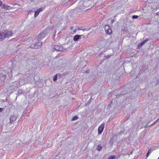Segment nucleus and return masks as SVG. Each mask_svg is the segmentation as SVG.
I'll use <instances>...</instances> for the list:
<instances>
[{
  "instance_id": "obj_1",
  "label": "nucleus",
  "mask_w": 159,
  "mask_h": 159,
  "mask_svg": "<svg viewBox=\"0 0 159 159\" xmlns=\"http://www.w3.org/2000/svg\"><path fill=\"white\" fill-rule=\"evenodd\" d=\"M12 32L11 31H6L0 34V40H2L3 39L8 37L11 35Z\"/></svg>"
},
{
  "instance_id": "obj_2",
  "label": "nucleus",
  "mask_w": 159,
  "mask_h": 159,
  "mask_svg": "<svg viewBox=\"0 0 159 159\" xmlns=\"http://www.w3.org/2000/svg\"><path fill=\"white\" fill-rule=\"evenodd\" d=\"M85 9V7L82 2H80L76 8L77 10L79 12H84Z\"/></svg>"
},
{
  "instance_id": "obj_3",
  "label": "nucleus",
  "mask_w": 159,
  "mask_h": 159,
  "mask_svg": "<svg viewBox=\"0 0 159 159\" xmlns=\"http://www.w3.org/2000/svg\"><path fill=\"white\" fill-rule=\"evenodd\" d=\"M37 43L32 44L31 46V48L35 49H37L40 48L42 44V43L41 41H36Z\"/></svg>"
},
{
  "instance_id": "obj_4",
  "label": "nucleus",
  "mask_w": 159,
  "mask_h": 159,
  "mask_svg": "<svg viewBox=\"0 0 159 159\" xmlns=\"http://www.w3.org/2000/svg\"><path fill=\"white\" fill-rule=\"evenodd\" d=\"M46 36L45 33H41L36 37V40H37L38 41H41V40L44 38Z\"/></svg>"
},
{
  "instance_id": "obj_5",
  "label": "nucleus",
  "mask_w": 159,
  "mask_h": 159,
  "mask_svg": "<svg viewBox=\"0 0 159 159\" xmlns=\"http://www.w3.org/2000/svg\"><path fill=\"white\" fill-rule=\"evenodd\" d=\"M105 30L106 33L107 34H111L112 33V30L111 27L107 25H106L105 26Z\"/></svg>"
},
{
  "instance_id": "obj_6",
  "label": "nucleus",
  "mask_w": 159,
  "mask_h": 159,
  "mask_svg": "<svg viewBox=\"0 0 159 159\" xmlns=\"http://www.w3.org/2000/svg\"><path fill=\"white\" fill-rule=\"evenodd\" d=\"M105 123L103 122L101 125L98 127V134H101L102 132L105 125Z\"/></svg>"
},
{
  "instance_id": "obj_7",
  "label": "nucleus",
  "mask_w": 159,
  "mask_h": 159,
  "mask_svg": "<svg viewBox=\"0 0 159 159\" xmlns=\"http://www.w3.org/2000/svg\"><path fill=\"white\" fill-rule=\"evenodd\" d=\"M54 48L57 51H63V49L62 47L59 45H56L54 47Z\"/></svg>"
},
{
  "instance_id": "obj_8",
  "label": "nucleus",
  "mask_w": 159,
  "mask_h": 159,
  "mask_svg": "<svg viewBox=\"0 0 159 159\" xmlns=\"http://www.w3.org/2000/svg\"><path fill=\"white\" fill-rule=\"evenodd\" d=\"M83 36V35H75L73 38V40L74 41H77L78 39H81V37Z\"/></svg>"
},
{
  "instance_id": "obj_9",
  "label": "nucleus",
  "mask_w": 159,
  "mask_h": 159,
  "mask_svg": "<svg viewBox=\"0 0 159 159\" xmlns=\"http://www.w3.org/2000/svg\"><path fill=\"white\" fill-rule=\"evenodd\" d=\"M19 82L20 84L21 85H23L25 84H26L27 82V80H26L25 78L20 79Z\"/></svg>"
},
{
  "instance_id": "obj_10",
  "label": "nucleus",
  "mask_w": 159,
  "mask_h": 159,
  "mask_svg": "<svg viewBox=\"0 0 159 159\" xmlns=\"http://www.w3.org/2000/svg\"><path fill=\"white\" fill-rule=\"evenodd\" d=\"M17 117L16 116H11L10 117V122L11 123L15 120H16V119Z\"/></svg>"
},
{
  "instance_id": "obj_11",
  "label": "nucleus",
  "mask_w": 159,
  "mask_h": 159,
  "mask_svg": "<svg viewBox=\"0 0 159 159\" xmlns=\"http://www.w3.org/2000/svg\"><path fill=\"white\" fill-rule=\"evenodd\" d=\"M1 7L6 9H10V7L8 5H6L5 4H3L1 5Z\"/></svg>"
},
{
  "instance_id": "obj_12",
  "label": "nucleus",
  "mask_w": 159,
  "mask_h": 159,
  "mask_svg": "<svg viewBox=\"0 0 159 159\" xmlns=\"http://www.w3.org/2000/svg\"><path fill=\"white\" fill-rule=\"evenodd\" d=\"M148 40L149 39H147L143 41L141 43H139V44H140V46H142L143 45H144V44L145 43H146Z\"/></svg>"
},
{
  "instance_id": "obj_13",
  "label": "nucleus",
  "mask_w": 159,
  "mask_h": 159,
  "mask_svg": "<svg viewBox=\"0 0 159 159\" xmlns=\"http://www.w3.org/2000/svg\"><path fill=\"white\" fill-rule=\"evenodd\" d=\"M121 30L126 32H127L128 31V28L127 27L126 28L124 26L122 27Z\"/></svg>"
},
{
  "instance_id": "obj_14",
  "label": "nucleus",
  "mask_w": 159,
  "mask_h": 159,
  "mask_svg": "<svg viewBox=\"0 0 159 159\" xmlns=\"http://www.w3.org/2000/svg\"><path fill=\"white\" fill-rule=\"evenodd\" d=\"M102 148V146L100 144H99L97 146V148L96 149L98 151H100L101 150Z\"/></svg>"
},
{
  "instance_id": "obj_15",
  "label": "nucleus",
  "mask_w": 159,
  "mask_h": 159,
  "mask_svg": "<svg viewBox=\"0 0 159 159\" xmlns=\"http://www.w3.org/2000/svg\"><path fill=\"white\" fill-rule=\"evenodd\" d=\"M58 75L59 76H61L60 74H57L56 75L54 76L53 78V81L54 82H55L57 80Z\"/></svg>"
},
{
  "instance_id": "obj_16",
  "label": "nucleus",
  "mask_w": 159,
  "mask_h": 159,
  "mask_svg": "<svg viewBox=\"0 0 159 159\" xmlns=\"http://www.w3.org/2000/svg\"><path fill=\"white\" fill-rule=\"evenodd\" d=\"M40 12L37 10L35 11L34 16V17H36L39 14Z\"/></svg>"
},
{
  "instance_id": "obj_17",
  "label": "nucleus",
  "mask_w": 159,
  "mask_h": 159,
  "mask_svg": "<svg viewBox=\"0 0 159 159\" xmlns=\"http://www.w3.org/2000/svg\"><path fill=\"white\" fill-rule=\"evenodd\" d=\"M34 80L36 81H37L39 80V77L37 75H35L34 76Z\"/></svg>"
},
{
  "instance_id": "obj_18",
  "label": "nucleus",
  "mask_w": 159,
  "mask_h": 159,
  "mask_svg": "<svg viewBox=\"0 0 159 159\" xmlns=\"http://www.w3.org/2000/svg\"><path fill=\"white\" fill-rule=\"evenodd\" d=\"M152 152V151L151 150H150L148 151V152L146 154V157H148V156H149L150 153L151 152Z\"/></svg>"
},
{
  "instance_id": "obj_19",
  "label": "nucleus",
  "mask_w": 159,
  "mask_h": 159,
  "mask_svg": "<svg viewBox=\"0 0 159 159\" xmlns=\"http://www.w3.org/2000/svg\"><path fill=\"white\" fill-rule=\"evenodd\" d=\"M78 117L77 116H74L72 119V120H77V119H78Z\"/></svg>"
},
{
  "instance_id": "obj_20",
  "label": "nucleus",
  "mask_w": 159,
  "mask_h": 159,
  "mask_svg": "<svg viewBox=\"0 0 159 159\" xmlns=\"http://www.w3.org/2000/svg\"><path fill=\"white\" fill-rule=\"evenodd\" d=\"M138 17V16L136 15H134L132 16V18L133 19H136Z\"/></svg>"
},
{
  "instance_id": "obj_21",
  "label": "nucleus",
  "mask_w": 159,
  "mask_h": 159,
  "mask_svg": "<svg viewBox=\"0 0 159 159\" xmlns=\"http://www.w3.org/2000/svg\"><path fill=\"white\" fill-rule=\"evenodd\" d=\"M157 122V121L156 120L155 121L154 123L152 124L151 125H150L149 126H152L153 125H155Z\"/></svg>"
},
{
  "instance_id": "obj_22",
  "label": "nucleus",
  "mask_w": 159,
  "mask_h": 159,
  "mask_svg": "<svg viewBox=\"0 0 159 159\" xmlns=\"http://www.w3.org/2000/svg\"><path fill=\"white\" fill-rule=\"evenodd\" d=\"M115 159V157L114 156H111L108 158V159Z\"/></svg>"
},
{
  "instance_id": "obj_23",
  "label": "nucleus",
  "mask_w": 159,
  "mask_h": 159,
  "mask_svg": "<svg viewBox=\"0 0 159 159\" xmlns=\"http://www.w3.org/2000/svg\"><path fill=\"white\" fill-rule=\"evenodd\" d=\"M37 10L40 12V11H42V8H40L39 9H38Z\"/></svg>"
},
{
  "instance_id": "obj_24",
  "label": "nucleus",
  "mask_w": 159,
  "mask_h": 159,
  "mask_svg": "<svg viewBox=\"0 0 159 159\" xmlns=\"http://www.w3.org/2000/svg\"><path fill=\"white\" fill-rule=\"evenodd\" d=\"M149 126H150L149 125V126L148 125V124H147L146 126H144V127L145 128H146L147 127H149Z\"/></svg>"
},
{
  "instance_id": "obj_25",
  "label": "nucleus",
  "mask_w": 159,
  "mask_h": 159,
  "mask_svg": "<svg viewBox=\"0 0 159 159\" xmlns=\"http://www.w3.org/2000/svg\"><path fill=\"white\" fill-rule=\"evenodd\" d=\"M111 56V55H107L106 56V57H107V58H109V57H110Z\"/></svg>"
},
{
  "instance_id": "obj_26",
  "label": "nucleus",
  "mask_w": 159,
  "mask_h": 159,
  "mask_svg": "<svg viewBox=\"0 0 159 159\" xmlns=\"http://www.w3.org/2000/svg\"><path fill=\"white\" fill-rule=\"evenodd\" d=\"M3 109L2 108H0V112H1L2 111Z\"/></svg>"
},
{
  "instance_id": "obj_27",
  "label": "nucleus",
  "mask_w": 159,
  "mask_h": 159,
  "mask_svg": "<svg viewBox=\"0 0 159 159\" xmlns=\"http://www.w3.org/2000/svg\"><path fill=\"white\" fill-rule=\"evenodd\" d=\"M86 73H89V70H87L86 71Z\"/></svg>"
},
{
  "instance_id": "obj_28",
  "label": "nucleus",
  "mask_w": 159,
  "mask_h": 159,
  "mask_svg": "<svg viewBox=\"0 0 159 159\" xmlns=\"http://www.w3.org/2000/svg\"><path fill=\"white\" fill-rule=\"evenodd\" d=\"M78 30H83L82 29H81V28H80V27H79L78 28Z\"/></svg>"
},
{
  "instance_id": "obj_29",
  "label": "nucleus",
  "mask_w": 159,
  "mask_h": 159,
  "mask_svg": "<svg viewBox=\"0 0 159 159\" xmlns=\"http://www.w3.org/2000/svg\"><path fill=\"white\" fill-rule=\"evenodd\" d=\"M2 2L0 0V5H2Z\"/></svg>"
},
{
  "instance_id": "obj_30",
  "label": "nucleus",
  "mask_w": 159,
  "mask_h": 159,
  "mask_svg": "<svg viewBox=\"0 0 159 159\" xmlns=\"http://www.w3.org/2000/svg\"><path fill=\"white\" fill-rule=\"evenodd\" d=\"M156 15L157 16H159V12L156 13Z\"/></svg>"
},
{
  "instance_id": "obj_31",
  "label": "nucleus",
  "mask_w": 159,
  "mask_h": 159,
  "mask_svg": "<svg viewBox=\"0 0 159 159\" xmlns=\"http://www.w3.org/2000/svg\"><path fill=\"white\" fill-rule=\"evenodd\" d=\"M73 28H73V26H71V28H71V30H73Z\"/></svg>"
},
{
  "instance_id": "obj_32",
  "label": "nucleus",
  "mask_w": 159,
  "mask_h": 159,
  "mask_svg": "<svg viewBox=\"0 0 159 159\" xmlns=\"http://www.w3.org/2000/svg\"><path fill=\"white\" fill-rule=\"evenodd\" d=\"M76 31V29H75V30H74V31H74V32H75Z\"/></svg>"
},
{
  "instance_id": "obj_33",
  "label": "nucleus",
  "mask_w": 159,
  "mask_h": 159,
  "mask_svg": "<svg viewBox=\"0 0 159 159\" xmlns=\"http://www.w3.org/2000/svg\"><path fill=\"white\" fill-rule=\"evenodd\" d=\"M114 22V21L113 20H112L111 21V23H113V22Z\"/></svg>"
},
{
  "instance_id": "obj_34",
  "label": "nucleus",
  "mask_w": 159,
  "mask_h": 159,
  "mask_svg": "<svg viewBox=\"0 0 159 159\" xmlns=\"http://www.w3.org/2000/svg\"><path fill=\"white\" fill-rule=\"evenodd\" d=\"M150 121H149L148 122V123L147 124H149V123H150Z\"/></svg>"
},
{
  "instance_id": "obj_35",
  "label": "nucleus",
  "mask_w": 159,
  "mask_h": 159,
  "mask_svg": "<svg viewBox=\"0 0 159 159\" xmlns=\"http://www.w3.org/2000/svg\"><path fill=\"white\" fill-rule=\"evenodd\" d=\"M119 97V95H117V96H116V97Z\"/></svg>"
},
{
  "instance_id": "obj_36",
  "label": "nucleus",
  "mask_w": 159,
  "mask_h": 159,
  "mask_svg": "<svg viewBox=\"0 0 159 159\" xmlns=\"http://www.w3.org/2000/svg\"><path fill=\"white\" fill-rule=\"evenodd\" d=\"M157 120L158 121V120H159V118H158V119Z\"/></svg>"
},
{
  "instance_id": "obj_37",
  "label": "nucleus",
  "mask_w": 159,
  "mask_h": 159,
  "mask_svg": "<svg viewBox=\"0 0 159 159\" xmlns=\"http://www.w3.org/2000/svg\"><path fill=\"white\" fill-rule=\"evenodd\" d=\"M6 79V78L5 77V78H3V79Z\"/></svg>"
},
{
  "instance_id": "obj_38",
  "label": "nucleus",
  "mask_w": 159,
  "mask_h": 159,
  "mask_svg": "<svg viewBox=\"0 0 159 159\" xmlns=\"http://www.w3.org/2000/svg\"><path fill=\"white\" fill-rule=\"evenodd\" d=\"M158 159H159V158H158Z\"/></svg>"
}]
</instances>
